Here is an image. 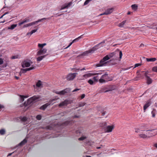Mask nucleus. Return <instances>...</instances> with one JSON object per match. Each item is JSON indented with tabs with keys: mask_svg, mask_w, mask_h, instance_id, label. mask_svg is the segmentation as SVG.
<instances>
[{
	"mask_svg": "<svg viewBox=\"0 0 157 157\" xmlns=\"http://www.w3.org/2000/svg\"><path fill=\"white\" fill-rule=\"evenodd\" d=\"M104 42H103L98 44L96 45L95 46L93 47L92 49L84 52L82 54V55L84 56H87L89 53H94L95 51L98 48V47L99 46H100V47H102L103 46L102 45V44H104Z\"/></svg>",
	"mask_w": 157,
	"mask_h": 157,
	"instance_id": "nucleus-1",
	"label": "nucleus"
},
{
	"mask_svg": "<svg viewBox=\"0 0 157 157\" xmlns=\"http://www.w3.org/2000/svg\"><path fill=\"white\" fill-rule=\"evenodd\" d=\"M119 54V58L121 59L122 56V53L121 51H120L118 50H116L115 52H112L108 55L109 56L110 59L112 57H114L115 59L117 60Z\"/></svg>",
	"mask_w": 157,
	"mask_h": 157,
	"instance_id": "nucleus-2",
	"label": "nucleus"
},
{
	"mask_svg": "<svg viewBox=\"0 0 157 157\" xmlns=\"http://www.w3.org/2000/svg\"><path fill=\"white\" fill-rule=\"evenodd\" d=\"M109 59H110V57H109V56L108 55L106 56L100 61L99 63L97 64V66L100 67L105 66L107 63V62H106V61Z\"/></svg>",
	"mask_w": 157,
	"mask_h": 157,
	"instance_id": "nucleus-3",
	"label": "nucleus"
},
{
	"mask_svg": "<svg viewBox=\"0 0 157 157\" xmlns=\"http://www.w3.org/2000/svg\"><path fill=\"white\" fill-rule=\"evenodd\" d=\"M40 99L39 96H34L28 99L26 105H29L33 102L40 100Z\"/></svg>",
	"mask_w": 157,
	"mask_h": 157,
	"instance_id": "nucleus-4",
	"label": "nucleus"
},
{
	"mask_svg": "<svg viewBox=\"0 0 157 157\" xmlns=\"http://www.w3.org/2000/svg\"><path fill=\"white\" fill-rule=\"evenodd\" d=\"M110 80L108 74L105 73L101 76V78L99 79V81L100 83H105Z\"/></svg>",
	"mask_w": 157,
	"mask_h": 157,
	"instance_id": "nucleus-5",
	"label": "nucleus"
},
{
	"mask_svg": "<svg viewBox=\"0 0 157 157\" xmlns=\"http://www.w3.org/2000/svg\"><path fill=\"white\" fill-rule=\"evenodd\" d=\"M141 73L142 74L144 75L147 81V83L148 84H150L152 83V79L147 75L148 73V71L146 72L144 71H142L141 72Z\"/></svg>",
	"mask_w": 157,
	"mask_h": 157,
	"instance_id": "nucleus-6",
	"label": "nucleus"
},
{
	"mask_svg": "<svg viewBox=\"0 0 157 157\" xmlns=\"http://www.w3.org/2000/svg\"><path fill=\"white\" fill-rule=\"evenodd\" d=\"M145 132L148 137L154 136L157 134V131L154 130H147Z\"/></svg>",
	"mask_w": 157,
	"mask_h": 157,
	"instance_id": "nucleus-7",
	"label": "nucleus"
},
{
	"mask_svg": "<svg viewBox=\"0 0 157 157\" xmlns=\"http://www.w3.org/2000/svg\"><path fill=\"white\" fill-rule=\"evenodd\" d=\"M102 74L101 72L95 73H89L83 75L82 76L83 78H82V79H86L90 77L93 75H101Z\"/></svg>",
	"mask_w": 157,
	"mask_h": 157,
	"instance_id": "nucleus-8",
	"label": "nucleus"
},
{
	"mask_svg": "<svg viewBox=\"0 0 157 157\" xmlns=\"http://www.w3.org/2000/svg\"><path fill=\"white\" fill-rule=\"evenodd\" d=\"M77 74L78 73H70L67 76V79L69 81L73 80Z\"/></svg>",
	"mask_w": 157,
	"mask_h": 157,
	"instance_id": "nucleus-9",
	"label": "nucleus"
},
{
	"mask_svg": "<svg viewBox=\"0 0 157 157\" xmlns=\"http://www.w3.org/2000/svg\"><path fill=\"white\" fill-rule=\"evenodd\" d=\"M114 126L112 125L111 126H108L104 129L105 132H111L112 130L114 128Z\"/></svg>",
	"mask_w": 157,
	"mask_h": 157,
	"instance_id": "nucleus-10",
	"label": "nucleus"
},
{
	"mask_svg": "<svg viewBox=\"0 0 157 157\" xmlns=\"http://www.w3.org/2000/svg\"><path fill=\"white\" fill-rule=\"evenodd\" d=\"M69 91V89H64L63 90H62L60 91H55L54 92L57 94H60V95H63V94H64L66 93H68Z\"/></svg>",
	"mask_w": 157,
	"mask_h": 157,
	"instance_id": "nucleus-11",
	"label": "nucleus"
},
{
	"mask_svg": "<svg viewBox=\"0 0 157 157\" xmlns=\"http://www.w3.org/2000/svg\"><path fill=\"white\" fill-rule=\"evenodd\" d=\"M32 63L31 61L29 62L26 61H25L23 62L21 64V66L22 67L24 68L25 67H28L30 66L31 64Z\"/></svg>",
	"mask_w": 157,
	"mask_h": 157,
	"instance_id": "nucleus-12",
	"label": "nucleus"
},
{
	"mask_svg": "<svg viewBox=\"0 0 157 157\" xmlns=\"http://www.w3.org/2000/svg\"><path fill=\"white\" fill-rule=\"evenodd\" d=\"M35 66L32 65L31 67L29 68L25 69H21V72H22V73H25L28 71L33 70L35 69Z\"/></svg>",
	"mask_w": 157,
	"mask_h": 157,
	"instance_id": "nucleus-13",
	"label": "nucleus"
},
{
	"mask_svg": "<svg viewBox=\"0 0 157 157\" xmlns=\"http://www.w3.org/2000/svg\"><path fill=\"white\" fill-rule=\"evenodd\" d=\"M47 51V49L45 48H42L40 49L37 52V55H41L44 54Z\"/></svg>",
	"mask_w": 157,
	"mask_h": 157,
	"instance_id": "nucleus-14",
	"label": "nucleus"
},
{
	"mask_svg": "<svg viewBox=\"0 0 157 157\" xmlns=\"http://www.w3.org/2000/svg\"><path fill=\"white\" fill-rule=\"evenodd\" d=\"M70 102L69 101L67 100H65L64 101L61 102L59 105V107H61L63 106L67 105L68 104L70 103Z\"/></svg>",
	"mask_w": 157,
	"mask_h": 157,
	"instance_id": "nucleus-15",
	"label": "nucleus"
},
{
	"mask_svg": "<svg viewBox=\"0 0 157 157\" xmlns=\"http://www.w3.org/2000/svg\"><path fill=\"white\" fill-rule=\"evenodd\" d=\"M146 131L144 130V133H140L139 134V136L140 138H147L148 137L147 136V135L146 133Z\"/></svg>",
	"mask_w": 157,
	"mask_h": 157,
	"instance_id": "nucleus-16",
	"label": "nucleus"
},
{
	"mask_svg": "<svg viewBox=\"0 0 157 157\" xmlns=\"http://www.w3.org/2000/svg\"><path fill=\"white\" fill-rule=\"evenodd\" d=\"M107 88L106 91L109 92L112 91L116 89V86L115 85L111 86H109L108 87H107Z\"/></svg>",
	"mask_w": 157,
	"mask_h": 157,
	"instance_id": "nucleus-17",
	"label": "nucleus"
},
{
	"mask_svg": "<svg viewBox=\"0 0 157 157\" xmlns=\"http://www.w3.org/2000/svg\"><path fill=\"white\" fill-rule=\"evenodd\" d=\"M113 8L108 9L104 12V14H105V15L109 14L113 12Z\"/></svg>",
	"mask_w": 157,
	"mask_h": 157,
	"instance_id": "nucleus-18",
	"label": "nucleus"
},
{
	"mask_svg": "<svg viewBox=\"0 0 157 157\" xmlns=\"http://www.w3.org/2000/svg\"><path fill=\"white\" fill-rule=\"evenodd\" d=\"M51 105V104L50 103H47L44 105L40 107V109L42 110H44L49 105Z\"/></svg>",
	"mask_w": 157,
	"mask_h": 157,
	"instance_id": "nucleus-19",
	"label": "nucleus"
},
{
	"mask_svg": "<svg viewBox=\"0 0 157 157\" xmlns=\"http://www.w3.org/2000/svg\"><path fill=\"white\" fill-rule=\"evenodd\" d=\"M71 2H69V3L66 4L64 5V6H62L61 7L60 10H61L66 8H68L71 5Z\"/></svg>",
	"mask_w": 157,
	"mask_h": 157,
	"instance_id": "nucleus-20",
	"label": "nucleus"
},
{
	"mask_svg": "<svg viewBox=\"0 0 157 157\" xmlns=\"http://www.w3.org/2000/svg\"><path fill=\"white\" fill-rule=\"evenodd\" d=\"M151 102L147 101L144 106V111H145V110L151 105Z\"/></svg>",
	"mask_w": 157,
	"mask_h": 157,
	"instance_id": "nucleus-21",
	"label": "nucleus"
},
{
	"mask_svg": "<svg viewBox=\"0 0 157 157\" xmlns=\"http://www.w3.org/2000/svg\"><path fill=\"white\" fill-rule=\"evenodd\" d=\"M47 55H45L43 56H41L39 57H38V58H36V60L37 62H39L42 60L43 59L45 58Z\"/></svg>",
	"mask_w": 157,
	"mask_h": 157,
	"instance_id": "nucleus-22",
	"label": "nucleus"
},
{
	"mask_svg": "<svg viewBox=\"0 0 157 157\" xmlns=\"http://www.w3.org/2000/svg\"><path fill=\"white\" fill-rule=\"evenodd\" d=\"M99 124L100 126L103 127L106 125L107 123L106 122H101L99 123Z\"/></svg>",
	"mask_w": 157,
	"mask_h": 157,
	"instance_id": "nucleus-23",
	"label": "nucleus"
},
{
	"mask_svg": "<svg viewBox=\"0 0 157 157\" xmlns=\"http://www.w3.org/2000/svg\"><path fill=\"white\" fill-rule=\"evenodd\" d=\"M27 142V140L26 139H24L23 141H21L18 144L19 146H21L24 145Z\"/></svg>",
	"mask_w": 157,
	"mask_h": 157,
	"instance_id": "nucleus-24",
	"label": "nucleus"
},
{
	"mask_svg": "<svg viewBox=\"0 0 157 157\" xmlns=\"http://www.w3.org/2000/svg\"><path fill=\"white\" fill-rule=\"evenodd\" d=\"M107 87H102L100 90V92H107L108 91H106L107 90Z\"/></svg>",
	"mask_w": 157,
	"mask_h": 157,
	"instance_id": "nucleus-25",
	"label": "nucleus"
},
{
	"mask_svg": "<svg viewBox=\"0 0 157 157\" xmlns=\"http://www.w3.org/2000/svg\"><path fill=\"white\" fill-rule=\"evenodd\" d=\"M156 59L155 58H146V60L147 62H154L156 60Z\"/></svg>",
	"mask_w": 157,
	"mask_h": 157,
	"instance_id": "nucleus-26",
	"label": "nucleus"
},
{
	"mask_svg": "<svg viewBox=\"0 0 157 157\" xmlns=\"http://www.w3.org/2000/svg\"><path fill=\"white\" fill-rule=\"evenodd\" d=\"M132 9L134 10H136L137 9L138 6L136 4H133L132 5Z\"/></svg>",
	"mask_w": 157,
	"mask_h": 157,
	"instance_id": "nucleus-27",
	"label": "nucleus"
},
{
	"mask_svg": "<svg viewBox=\"0 0 157 157\" xmlns=\"http://www.w3.org/2000/svg\"><path fill=\"white\" fill-rule=\"evenodd\" d=\"M37 29L33 30H32L31 32L27 33V35H30V36H31L33 33H35L37 31Z\"/></svg>",
	"mask_w": 157,
	"mask_h": 157,
	"instance_id": "nucleus-28",
	"label": "nucleus"
},
{
	"mask_svg": "<svg viewBox=\"0 0 157 157\" xmlns=\"http://www.w3.org/2000/svg\"><path fill=\"white\" fill-rule=\"evenodd\" d=\"M81 38V36L78 37L77 38L75 39H74V40H73L72 42H71V43H70L69 45L66 48H67L68 47H70L73 43L75 42V41L76 40H77L78 38Z\"/></svg>",
	"mask_w": 157,
	"mask_h": 157,
	"instance_id": "nucleus-29",
	"label": "nucleus"
},
{
	"mask_svg": "<svg viewBox=\"0 0 157 157\" xmlns=\"http://www.w3.org/2000/svg\"><path fill=\"white\" fill-rule=\"evenodd\" d=\"M17 24H13L10 27H9L8 28V29H13L15 27H17Z\"/></svg>",
	"mask_w": 157,
	"mask_h": 157,
	"instance_id": "nucleus-30",
	"label": "nucleus"
},
{
	"mask_svg": "<svg viewBox=\"0 0 157 157\" xmlns=\"http://www.w3.org/2000/svg\"><path fill=\"white\" fill-rule=\"evenodd\" d=\"M126 21H123L121 23L118 25V26L121 27H123L124 26L125 23Z\"/></svg>",
	"mask_w": 157,
	"mask_h": 157,
	"instance_id": "nucleus-31",
	"label": "nucleus"
},
{
	"mask_svg": "<svg viewBox=\"0 0 157 157\" xmlns=\"http://www.w3.org/2000/svg\"><path fill=\"white\" fill-rule=\"evenodd\" d=\"M46 45V43H44L42 44H38V46L39 47L43 48Z\"/></svg>",
	"mask_w": 157,
	"mask_h": 157,
	"instance_id": "nucleus-32",
	"label": "nucleus"
},
{
	"mask_svg": "<svg viewBox=\"0 0 157 157\" xmlns=\"http://www.w3.org/2000/svg\"><path fill=\"white\" fill-rule=\"evenodd\" d=\"M25 23L29 22L31 21V20L29 17H26L23 20Z\"/></svg>",
	"mask_w": 157,
	"mask_h": 157,
	"instance_id": "nucleus-33",
	"label": "nucleus"
},
{
	"mask_svg": "<svg viewBox=\"0 0 157 157\" xmlns=\"http://www.w3.org/2000/svg\"><path fill=\"white\" fill-rule=\"evenodd\" d=\"M41 85V82L39 80L36 84V86L38 87H40Z\"/></svg>",
	"mask_w": 157,
	"mask_h": 157,
	"instance_id": "nucleus-34",
	"label": "nucleus"
},
{
	"mask_svg": "<svg viewBox=\"0 0 157 157\" xmlns=\"http://www.w3.org/2000/svg\"><path fill=\"white\" fill-rule=\"evenodd\" d=\"M88 82L91 85H93L94 83V82L93 80H92L91 79H89L88 81Z\"/></svg>",
	"mask_w": 157,
	"mask_h": 157,
	"instance_id": "nucleus-35",
	"label": "nucleus"
},
{
	"mask_svg": "<svg viewBox=\"0 0 157 157\" xmlns=\"http://www.w3.org/2000/svg\"><path fill=\"white\" fill-rule=\"evenodd\" d=\"M5 130L4 129H2L0 130V134L1 135H3L5 134Z\"/></svg>",
	"mask_w": 157,
	"mask_h": 157,
	"instance_id": "nucleus-36",
	"label": "nucleus"
},
{
	"mask_svg": "<svg viewBox=\"0 0 157 157\" xmlns=\"http://www.w3.org/2000/svg\"><path fill=\"white\" fill-rule=\"evenodd\" d=\"M86 138V136H83L80 138H79L78 139L79 140H83Z\"/></svg>",
	"mask_w": 157,
	"mask_h": 157,
	"instance_id": "nucleus-37",
	"label": "nucleus"
},
{
	"mask_svg": "<svg viewBox=\"0 0 157 157\" xmlns=\"http://www.w3.org/2000/svg\"><path fill=\"white\" fill-rule=\"evenodd\" d=\"M57 100V99L56 98H54L53 99H52V100H51L49 101V102H48V103H50V104H51V105H53V103H52V102L54 101H55L56 100Z\"/></svg>",
	"mask_w": 157,
	"mask_h": 157,
	"instance_id": "nucleus-38",
	"label": "nucleus"
},
{
	"mask_svg": "<svg viewBox=\"0 0 157 157\" xmlns=\"http://www.w3.org/2000/svg\"><path fill=\"white\" fill-rule=\"evenodd\" d=\"M92 1V0H86L84 3V5L85 6L88 4L90 2Z\"/></svg>",
	"mask_w": 157,
	"mask_h": 157,
	"instance_id": "nucleus-39",
	"label": "nucleus"
},
{
	"mask_svg": "<svg viewBox=\"0 0 157 157\" xmlns=\"http://www.w3.org/2000/svg\"><path fill=\"white\" fill-rule=\"evenodd\" d=\"M19 57V56L18 55H17L16 56H13L12 57L11 59H16L18 58Z\"/></svg>",
	"mask_w": 157,
	"mask_h": 157,
	"instance_id": "nucleus-40",
	"label": "nucleus"
},
{
	"mask_svg": "<svg viewBox=\"0 0 157 157\" xmlns=\"http://www.w3.org/2000/svg\"><path fill=\"white\" fill-rule=\"evenodd\" d=\"M20 96L22 98H23V100H22V101H23L24 100L25 98H27L29 96H21L20 95Z\"/></svg>",
	"mask_w": 157,
	"mask_h": 157,
	"instance_id": "nucleus-41",
	"label": "nucleus"
},
{
	"mask_svg": "<svg viewBox=\"0 0 157 157\" xmlns=\"http://www.w3.org/2000/svg\"><path fill=\"white\" fill-rule=\"evenodd\" d=\"M152 70L154 71L157 72V66L153 67Z\"/></svg>",
	"mask_w": 157,
	"mask_h": 157,
	"instance_id": "nucleus-42",
	"label": "nucleus"
},
{
	"mask_svg": "<svg viewBox=\"0 0 157 157\" xmlns=\"http://www.w3.org/2000/svg\"><path fill=\"white\" fill-rule=\"evenodd\" d=\"M36 118L38 120H40L41 118V116L40 115H38L36 117Z\"/></svg>",
	"mask_w": 157,
	"mask_h": 157,
	"instance_id": "nucleus-43",
	"label": "nucleus"
},
{
	"mask_svg": "<svg viewBox=\"0 0 157 157\" xmlns=\"http://www.w3.org/2000/svg\"><path fill=\"white\" fill-rule=\"evenodd\" d=\"M141 65L140 63H136L135 65V66L133 67V69H134L136 67H138Z\"/></svg>",
	"mask_w": 157,
	"mask_h": 157,
	"instance_id": "nucleus-44",
	"label": "nucleus"
},
{
	"mask_svg": "<svg viewBox=\"0 0 157 157\" xmlns=\"http://www.w3.org/2000/svg\"><path fill=\"white\" fill-rule=\"evenodd\" d=\"M141 131L139 129H135V132H139L140 133H140H141Z\"/></svg>",
	"mask_w": 157,
	"mask_h": 157,
	"instance_id": "nucleus-45",
	"label": "nucleus"
},
{
	"mask_svg": "<svg viewBox=\"0 0 157 157\" xmlns=\"http://www.w3.org/2000/svg\"><path fill=\"white\" fill-rule=\"evenodd\" d=\"M36 23V21H34L29 23V26H31L32 25H34Z\"/></svg>",
	"mask_w": 157,
	"mask_h": 157,
	"instance_id": "nucleus-46",
	"label": "nucleus"
},
{
	"mask_svg": "<svg viewBox=\"0 0 157 157\" xmlns=\"http://www.w3.org/2000/svg\"><path fill=\"white\" fill-rule=\"evenodd\" d=\"M21 120L23 121H25L27 120V118L25 117H23L21 118Z\"/></svg>",
	"mask_w": 157,
	"mask_h": 157,
	"instance_id": "nucleus-47",
	"label": "nucleus"
},
{
	"mask_svg": "<svg viewBox=\"0 0 157 157\" xmlns=\"http://www.w3.org/2000/svg\"><path fill=\"white\" fill-rule=\"evenodd\" d=\"M93 79L96 82H97L98 81V78H97V77H94Z\"/></svg>",
	"mask_w": 157,
	"mask_h": 157,
	"instance_id": "nucleus-48",
	"label": "nucleus"
},
{
	"mask_svg": "<svg viewBox=\"0 0 157 157\" xmlns=\"http://www.w3.org/2000/svg\"><path fill=\"white\" fill-rule=\"evenodd\" d=\"M101 113L102 116H103L106 113V111H102L101 112Z\"/></svg>",
	"mask_w": 157,
	"mask_h": 157,
	"instance_id": "nucleus-49",
	"label": "nucleus"
},
{
	"mask_svg": "<svg viewBox=\"0 0 157 157\" xmlns=\"http://www.w3.org/2000/svg\"><path fill=\"white\" fill-rule=\"evenodd\" d=\"M84 105H85V104L84 103H80L79 104V107H80L83 106Z\"/></svg>",
	"mask_w": 157,
	"mask_h": 157,
	"instance_id": "nucleus-50",
	"label": "nucleus"
},
{
	"mask_svg": "<svg viewBox=\"0 0 157 157\" xmlns=\"http://www.w3.org/2000/svg\"><path fill=\"white\" fill-rule=\"evenodd\" d=\"M25 23L24 22V21L23 20V21L20 22H19L18 24V25H19V26H20L21 25H22L23 24Z\"/></svg>",
	"mask_w": 157,
	"mask_h": 157,
	"instance_id": "nucleus-51",
	"label": "nucleus"
},
{
	"mask_svg": "<svg viewBox=\"0 0 157 157\" xmlns=\"http://www.w3.org/2000/svg\"><path fill=\"white\" fill-rule=\"evenodd\" d=\"M3 59H2L0 58V65L2 64L3 63Z\"/></svg>",
	"mask_w": 157,
	"mask_h": 157,
	"instance_id": "nucleus-52",
	"label": "nucleus"
},
{
	"mask_svg": "<svg viewBox=\"0 0 157 157\" xmlns=\"http://www.w3.org/2000/svg\"><path fill=\"white\" fill-rule=\"evenodd\" d=\"M42 21H43V20H42V19H39L37 21H36V23H38V22H41Z\"/></svg>",
	"mask_w": 157,
	"mask_h": 157,
	"instance_id": "nucleus-53",
	"label": "nucleus"
},
{
	"mask_svg": "<svg viewBox=\"0 0 157 157\" xmlns=\"http://www.w3.org/2000/svg\"><path fill=\"white\" fill-rule=\"evenodd\" d=\"M29 24H26V25H25L24 26H23V27L24 28H25V27H29Z\"/></svg>",
	"mask_w": 157,
	"mask_h": 157,
	"instance_id": "nucleus-54",
	"label": "nucleus"
},
{
	"mask_svg": "<svg viewBox=\"0 0 157 157\" xmlns=\"http://www.w3.org/2000/svg\"><path fill=\"white\" fill-rule=\"evenodd\" d=\"M4 108V107L3 105H1V104H0V109H1L2 108Z\"/></svg>",
	"mask_w": 157,
	"mask_h": 157,
	"instance_id": "nucleus-55",
	"label": "nucleus"
},
{
	"mask_svg": "<svg viewBox=\"0 0 157 157\" xmlns=\"http://www.w3.org/2000/svg\"><path fill=\"white\" fill-rule=\"evenodd\" d=\"M8 13V12H7V13H5L4 14H3L2 16L0 17V18H2V17H3V16H4L6 14H7Z\"/></svg>",
	"mask_w": 157,
	"mask_h": 157,
	"instance_id": "nucleus-56",
	"label": "nucleus"
},
{
	"mask_svg": "<svg viewBox=\"0 0 157 157\" xmlns=\"http://www.w3.org/2000/svg\"><path fill=\"white\" fill-rule=\"evenodd\" d=\"M80 90V89H75L73 91H72V92H75V91H76L78 90Z\"/></svg>",
	"mask_w": 157,
	"mask_h": 157,
	"instance_id": "nucleus-57",
	"label": "nucleus"
},
{
	"mask_svg": "<svg viewBox=\"0 0 157 157\" xmlns=\"http://www.w3.org/2000/svg\"><path fill=\"white\" fill-rule=\"evenodd\" d=\"M42 20H46V19H50V17H48V18H42Z\"/></svg>",
	"mask_w": 157,
	"mask_h": 157,
	"instance_id": "nucleus-58",
	"label": "nucleus"
},
{
	"mask_svg": "<svg viewBox=\"0 0 157 157\" xmlns=\"http://www.w3.org/2000/svg\"><path fill=\"white\" fill-rule=\"evenodd\" d=\"M85 97V94H82L81 96V98L82 99L83 98Z\"/></svg>",
	"mask_w": 157,
	"mask_h": 157,
	"instance_id": "nucleus-59",
	"label": "nucleus"
},
{
	"mask_svg": "<svg viewBox=\"0 0 157 157\" xmlns=\"http://www.w3.org/2000/svg\"><path fill=\"white\" fill-rule=\"evenodd\" d=\"M151 113L152 114V117H154L155 116V114L154 112L153 111H152Z\"/></svg>",
	"mask_w": 157,
	"mask_h": 157,
	"instance_id": "nucleus-60",
	"label": "nucleus"
},
{
	"mask_svg": "<svg viewBox=\"0 0 157 157\" xmlns=\"http://www.w3.org/2000/svg\"><path fill=\"white\" fill-rule=\"evenodd\" d=\"M75 71H77L79 70V69H74Z\"/></svg>",
	"mask_w": 157,
	"mask_h": 157,
	"instance_id": "nucleus-61",
	"label": "nucleus"
},
{
	"mask_svg": "<svg viewBox=\"0 0 157 157\" xmlns=\"http://www.w3.org/2000/svg\"><path fill=\"white\" fill-rule=\"evenodd\" d=\"M13 153H9L8 154V155L7 156H10V155H11Z\"/></svg>",
	"mask_w": 157,
	"mask_h": 157,
	"instance_id": "nucleus-62",
	"label": "nucleus"
},
{
	"mask_svg": "<svg viewBox=\"0 0 157 157\" xmlns=\"http://www.w3.org/2000/svg\"><path fill=\"white\" fill-rule=\"evenodd\" d=\"M154 146L156 147V148H157V144H155L154 145Z\"/></svg>",
	"mask_w": 157,
	"mask_h": 157,
	"instance_id": "nucleus-63",
	"label": "nucleus"
},
{
	"mask_svg": "<svg viewBox=\"0 0 157 157\" xmlns=\"http://www.w3.org/2000/svg\"><path fill=\"white\" fill-rule=\"evenodd\" d=\"M144 46V44H141L140 46V47H142Z\"/></svg>",
	"mask_w": 157,
	"mask_h": 157,
	"instance_id": "nucleus-64",
	"label": "nucleus"
}]
</instances>
